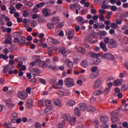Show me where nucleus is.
Returning <instances> with one entry per match:
<instances>
[{
	"instance_id": "f257e3e1",
	"label": "nucleus",
	"mask_w": 128,
	"mask_h": 128,
	"mask_svg": "<svg viewBox=\"0 0 128 128\" xmlns=\"http://www.w3.org/2000/svg\"><path fill=\"white\" fill-rule=\"evenodd\" d=\"M62 118L64 120L70 122V124L72 126H74L76 121V118H71L70 114H64L62 116Z\"/></svg>"
},
{
	"instance_id": "f03ea898",
	"label": "nucleus",
	"mask_w": 128,
	"mask_h": 128,
	"mask_svg": "<svg viewBox=\"0 0 128 128\" xmlns=\"http://www.w3.org/2000/svg\"><path fill=\"white\" fill-rule=\"evenodd\" d=\"M64 84L68 88H72L74 86V80L72 78H66L64 80Z\"/></svg>"
},
{
	"instance_id": "7ed1b4c3",
	"label": "nucleus",
	"mask_w": 128,
	"mask_h": 128,
	"mask_svg": "<svg viewBox=\"0 0 128 128\" xmlns=\"http://www.w3.org/2000/svg\"><path fill=\"white\" fill-rule=\"evenodd\" d=\"M118 114L116 112H112L111 113V116L112 117H111L110 120L112 122H116L117 124H118V122H120V119L118 117H116V116H118Z\"/></svg>"
},
{
	"instance_id": "20e7f679",
	"label": "nucleus",
	"mask_w": 128,
	"mask_h": 128,
	"mask_svg": "<svg viewBox=\"0 0 128 128\" xmlns=\"http://www.w3.org/2000/svg\"><path fill=\"white\" fill-rule=\"evenodd\" d=\"M118 46V43L112 38H110L108 43V47L110 48H116Z\"/></svg>"
},
{
	"instance_id": "39448f33",
	"label": "nucleus",
	"mask_w": 128,
	"mask_h": 128,
	"mask_svg": "<svg viewBox=\"0 0 128 128\" xmlns=\"http://www.w3.org/2000/svg\"><path fill=\"white\" fill-rule=\"evenodd\" d=\"M76 21L77 22H78L80 24H81V26H84V24H88V20H84V18L80 16H78L76 18Z\"/></svg>"
},
{
	"instance_id": "423d86ee",
	"label": "nucleus",
	"mask_w": 128,
	"mask_h": 128,
	"mask_svg": "<svg viewBox=\"0 0 128 128\" xmlns=\"http://www.w3.org/2000/svg\"><path fill=\"white\" fill-rule=\"evenodd\" d=\"M18 96L20 100H26L28 98V93L24 91H21L18 92Z\"/></svg>"
},
{
	"instance_id": "0eeeda50",
	"label": "nucleus",
	"mask_w": 128,
	"mask_h": 128,
	"mask_svg": "<svg viewBox=\"0 0 128 128\" xmlns=\"http://www.w3.org/2000/svg\"><path fill=\"white\" fill-rule=\"evenodd\" d=\"M47 42L50 44H60V42L58 40L54 39L53 38L49 37L47 39Z\"/></svg>"
},
{
	"instance_id": "6e6552de",
	"label": "nucleus",
	"mask_w": 128,
	"mask_h": 128,
	"mask_svg": "<svg viewBox=\"0 0 128 128\" xmlns=\"http://www.w3.org/2000/svg\"><path fill=\"white\" fill-rule=\"evenodd\" d=\"M101 58H106V60H114V56L110 53H106L101 54Z\"/></svg>"
},
{
	"instance_id": "1a4fd4ad",
	"label": "nucleus",
	"mask_w": 128,
	"mask_h": 128,
	"mask_svg": "<svg viewBox=\"0 0 128 128\" xmlns=\"http://www.w3.org/2000/svg\"><path fill=\"white\" fill-rule=\"evenodd\" d=\"M42 13L44 16L48 18V16H50V10L48 8H44L42 10Z\"/></svg>"
},
{
	"instance_id": "9d476101",
	"label": "nucleus",
	"mask_w": 128,
	"mask_h": 128,
	"mask_svg": "<svg viewBox=\"0 0 128 128\" xmlns=\"http://www.w3.org/2000/svg\"><path fill=\"white\" fill-rule=\"evenodd\" d=\"M102 79L99 78H98L93 84L94 88H98L100 86H102Z\"/></svg>"
},
{
	"instance_id": "9b49d317",
	"label": "nucleus",
	"mask_w": 128,
	"mask_h": 128,
	"mask_svg": "<svg viewBox=\"0 0 128 128\" xmlns=\"http://www.w3.org/2000/svg\"><path fill=\"white\" fill-rule=\"evenodd\" d=\"M60 22V18L58 16L52 17L51 19V22L54 24H58Z\"/></svg>"
},
{
	"instance_id": "f8f14e48",
	"label": "nucleus",
	"mask_w": 128,
	"mask_h": 128,
	"mask_svg": "<svg viewBox=\"0 0 128 128\" xmlns=\"http://www.w3.org/2000/svg\"><path fill=\"white\" fill-rule=\"evenodd\" d=\"M76 50L78 52H80L82 54H86V48L84 47H78L76 48Z\"/></svg>"
},
{
	"instance_id": "ddd939ff",
	"label": "nucleus",
	"mask_w": 128,
	"mask_h": 128,
	"mask_svg": "<svg viewBox=\"0 0 128 128\" xmlns=\"http://www.w3.org/2000/svg\"><path fill=\"white\" fill-rule=\"evenodd\" d=\"M12 37L8 35L5 36V44H12Z\"/></svg>"
},
{
	"instance_id": "4468645a",
	"label": "nucleus",
	"mask_w": 128,
	"mask_h": 128,
	"mask_svg": "<svg viewBox=\"0 0 128 128\" xmlns=\"http://www.w3.org/2000/svg\"><path fill=\"white\" fill-rule=\"evenodd\" d=\"M100 48L102 49L103 52H106L108 50V48H106V44L103 42L100 43Z\"/></svg>"
},
{
	"instance_id": "2eb2a0df",
	"label": "nucleus",
	"mask_w": 128,
	"mask_h": 128,
	"mask_svg": "<svg viewBox=\"0 0 128 128\" xmlns=\"http://www.w3.org/2000/svg\"><path fill=\"white\" fill-rule=\"evenodd\" d=\"M78 106L80 110L84 111L86 110V108L88 106H86V104L84 103H80L78 104Z\"/></svg>"
},
{
	"instance_id": "dca6fc26",
	"label": "nucleus",
	"mask_w": 128,
	"mask_h": 128,
	"mask_svg": "<svg viewBox=\"0 0 128 128\" xmlns=\"http://www.w3.org/2000/svg\"><path fill=\"white\" fill-rule=\"evenodd\" d=\"M100 120L101 122H102V124L106 122H108V120H110V119H108V117L106 116H101L100 117Z\"/></svg>"
},
{
	"instance_id": "f3484780",
	"label": "nucleus",
	"mask_w": 128,
	"mask_h": 128,
	"mask_svg": "<svg viewBox=\"0 0 128 128\" xmlns=\"http://www.w3.org/2000/svg\"><path fill=\"white\" fill-rule=\"evenodd\" d=\"M44 106L48 108H52V100H44Z\"/></svg>"
},
{
	"instance_id": "a211bd4d",
	"label": "nucleus",
	"mask_w": 128,
	"mask_h": 128,
	"mask_svg": "<svg viewBox=\"0 0 128 128\" xmlns=\"http://www.w3.org/2000/svg\"><path fill=\"white\" fill-rule=\"evenodd\" d=\"M54 50V47H49L47 49V52H48V54L49 56H52V52Z\"/></svg>"
},
{
	"instance_id": "6ab92c4d",
	"label": "nucleus",
	"mask_w": 128,
	"mask_h": 128,
	"mask_svg": "<svg viewBox=\"0 0 128 128\" xmlns=\"http://www.w3.org/2000/svg\"><path fill=\"white\" fill-rule=\"evenodd\" d=\"M33 104L34 103L32 102V99H28L26 103V106H27V108H32V106Z\"/></svg>"
},
{
	"instance_id": "aec40b11",
	"label": "nucleus",
	"mask_w": 128,
	"mask_h": 128,
	"mask_svg": "<svg viewBox=\"0 0 128 128\" xmlns=\"http://www.w3.org/2000/svg\"><path fill=\"white\" fill-rule=\"evenodd\" d=\"M26 42V38L24 36H21L20 38V42H19V44L20 46L24 44Z\"/></svg>"
},
{
	"instance_id": "412c9836",
	"label": "nucleus",
	"mask_w": 128,
	"mask_h": 128,
	"mask_svg": "<svg viewBox=\"0 0 128 128\" xmlns=\"http://www.w3.org/2000/svg\"><path fill=\"white\" fill-rule=\"evenodd\" d=\"M54 102L56 106H62V102L58 98L54 99Z\"/></svg>"
},
{
	"instance_id": "4be33fe9",
	"label": "nucleus",
	"mask_w": 128,
	"mask_h": 128,
	"mask_svg": "<svg viewBox=\"0 0 128 128\" xmlns=\"http://www.w3.org/2000/svg\"><path fill=\"white\" fill-rule=\"evenodd\" d=\"M18 118V114L16 113H13L12 114V118L11 120L12 121V122L14 123L16 122V120Z\"/></svg>"
},
{
	"instance_id": "5701e85b",
	"label": "nucleus",
	"mask_w": 128,
	"mask_h": 128,
	"mask_svg": "<svg viewBox=\"0 0 128 128\" xmlns=\"http://www.w3.org/2000/svg\"><path fill=\"white\" fill-rule=\"evenodd\" d=\"M70 10H76V8L80 10V6L78 4H71L70 6Z\"/></svg>"
},
{
	"instance_id": "b1692460",
	"label": "nucleus",
	"mask_w": 128,
	"mask_h": 128,
	"mask_svg": "<svg viewBox=\"0 0 128 128\" xmlns=\"http://www.w3.org/2000/svg\"><path fill=\"white\" fill-rule=\"evenodd\" d=\"M52 108H46L44 110V114L46 115V116H48V114H52Z\"/></svg>"
},
{
	"instance_id": "393cba45",
	"label": "nucleus",
	"mask_w": 128,
	"mask_h": 128,
	"mask_svg": "<svg viewBox=\"0 0 128 128\" xmlns=\"http://www.w3.org/2000/svg\"><path fill=\"white\" fill-rule=\"evenodd\" d=\"M126 18H128V12H126L120 16V20H124Z\"/></svg>"
},
{
	"instance_id": "a878e982",
	"label": "nucleus",
	"mask_w": 128,
	"mask_h": 128,
	"mask_svg": "<svg viewBox=\"0 0 128 128\" xmlns=\"http://www.w3.org/2000/svg\"><path fill=\"white\" fill-rule=\"evenodd\" d=\"M40 66H42V68H46L48 66V63L45 61L40 62H39Z\"/></svg>"
},
{
	"instance_id": "bb28decb",
	"label": "nucleus",
	"mask_w": 128,
	"mask_h": 128,
	"mask_svg": "<svg viewBox=\"0 0 128 128\" xmlns=\"http://www.w3.org/2000/svg\"><path fill=\"white\" fill-rule=\"evenodd\" d=\"M74 114L76 116H80V109L78 107L74 109Z\"/></svg>"
},
{
	"instance_id": "cd10ccee",
	"label": "nucleus",
	"mask_w": 128,
	"mask_h": 128,
	"mask_svg": "<svg viewBox=\"0 0 128 128\" xmlns=\"http://www.w3.org/2000/svg\"><path fill=\"white\" fill-rule=\"evenodd\" d=\"M68 104L70 106H74V104H76V101L72 100H70L67 102Z\"/></svg>"
},
{
	"instance_id": "c85d7f7f",
	"label": "nucleus",
	"mask_w": 128,
	"mask_h": 128,
	"mask_svg": "<svg viewBox=\"0 0 128 128\" xmlns=\"http://www.w3.org/2000/svg\"><path fill=\"white\" fill-rule=\"evenodd\" d=\"M87 112H96V108L92 106H89L87 108Z\"/></svg>"
},
{
	"instance_id": "c756f323",
	"label": "nucleus",
	"mask_w": 128,
	"mask_h": 128,
	"mask_svg": "<svg viewBox=\"0 0 128 128\" xmlns=\"http://www.w3.org/2000/svg\"><path fill=\"white\" fill-rule=\"evenodd\" d=\"M73 37L74 32L72 31H69L68 34L67 38L68 40H72V38Z\"/></svg>"
},
{
	"instance_id": "7c9ffc66",
	"label": "nucleus",
	"mask_w": 128,
	"mask_h": 128,
	"mask_svg": "<svg viewBox=\"0 0 128 128\" xmlns=\"http://www.w3.org/2000/svg\"><path fill=\"white\" fill-rule=\"evenodd\" d=\"M100 73L98 72H96V73H92L90 75V78H97L98 76Z\"/></svg>"
},
{
	"instance_id": "2f4dec72",
	"label": "nucleus",
	"mask_w": 128,
	"mask_h": 128,
	"mask_svg": "<svg viewBox=\"0 0 128 128\" xmlns=\"http://www.w3.org/2000/svg\"><path fill=\"white\" fill-rule=\"evenodd\" d=\"M110 90H112V88H106L103 90L102 94H108L110 92Z\"/></svg>"
},
{
	"instance_id": "473e14b6",
	"label": "nucleus",
	"mask_w": 128,
	"mask_h": 128,
	"mask_svg": "<svg viewBox=\"0 0 128 128\" xmlns=\"http://www.w3.org/2000/svg\"><path fill=\"white\" fill-rule=\"evenodd\" d=\"M4 128H10V126H12V122H4Z\"/></svg>"
},
{
	"instance_id": "72a5a7b5",
	"label": "nucleus",
	"mask_w": 128,
	"mask_h": 128,
	"mask_svg": "<svg viewBox=\"0 0 128 128\" xmlns=\"http://www.w3.org/2000/svg\"><path fill=\"white\" fill-rule=\"evenodd\" d=\"M122 84V80H116L114 82V86H120V84Z\"/></svg>"
},
{
	"instance_id": "f704fd0d",
	"label": "nucleus",
	"mask_w": 128,
	"mask_h": 128,
	"mask_svg": "<svg viewBox=\"0 0 128 128\" xmlns=\"http://www.w3.org/2000/svg\"><path fill=\"white\" fill-rule=\"evenodd\" d=\"M9 10H10V14H14V12H16V8L14 6H10L9 8Z\"/></svg>"
},
{
	"instance_id": "c9c22d12",
	"label": "nucleus",
	"mask_w": 128,
	"mask_h": 128,
	"mask_svg": "<svg viewBox=\"0 0 128 128\" xmlns=\"http://www.w3.org/2000/svg\"><path fill=\"white\" fill-rule=\"evenodd\" d=\"M121 110H126L128 111V104H123L122 106H121Z\"/></svg>"
},
{
	"instance_id": "e433bc0d",
	"label": "nucleus",
	"mask_w": 128,
	"mask_h": 128,
	"mask_svg": "<svg viewBox=\"0 0 128 128\" xmlns=\"http://www.w3.org/2000/svg\"><path fill=\"white\" fill-rule=\"evenodd\" d=\"M47 26L49 30H52L54 28V24H52V22H48L47 24Z\"/></svg>"
},
{
	"instance_id": "4c0bfd02",
	"label": "nucleus",
	"mask_w": 128,
	"mask_h": 128,
	"mask_svg": "<svg viewBox=\"0 0 128 128\" xmlns=\"http://www.w3.org/2000/svg\"><path fill=\"white\" fill-rule=\"evenodd\" d=\"M81 66L82 68H86L88 66V61L86 60H83L81 62Z\"/></svg>"
},
{
	"instance_id": "58836bf2",
	"label": "nucleus",
	"mask_w": 128,
	"mask_h": 128,
	"mask_svg": "<svg viewBox=\"0 0 128 128\" xmlns=\"http://www.w3.org/2000/svg\"><path fill=\"white\" fill-rule=\"evenodd\" d=\"M39 42L42 48H48V44H46V43H42V40H40Z\"/></svg>"
},
{
	"instance_id": "ea45409f",
	"label": "nucleus",
	"mask_w": 128,
	"mask_h": 128,
	"mask_svg": "<svg viewBox=\"0 0 128 128\" xmlns=\"http://www.w3.org/2000/svg\"><path fill=\"white\" fill-rule=\"evenodd\" d=\"M65 124L66 121L62 120L61 123H60L58 124H57L56 126L58 128H62V126H64Z\"/></svg>"
},
{
	"instance_id": "a19ab883",
	"label": "nucleus",
	"mask_w": 128,
	"mask_h": 128,
	"mask_svg": "<svg viewBox=\"0 0 128 128\" xmlns=\"http://www.w3.org/2000/svg\"><path fill=\"white\" fill-rule=\"evenodd\" d=\"M100 94H102V91L101 90H97L94 92V95L96 96H100Z\"/></svg>"
},
{
	"instance_id": "79ce46f5",
	"label": "nucleus",
	"mask_w": 128,
	"mask_h": 128,
	"mask_svg": "<svg viewBox=\"0 0 128 128\" xmlns=\"http://www.w3.org/2000/svg\"><path fill=\"white\" fill-rule=\"evenodd\" d=\"M38 104L41 106H44V100H38Z\"/></svg>"
},
{
	"instance_id": "37998d69",
	"label": "nucleus",
	"mask_w": 128,
	"mask_h": 128,
	"mask_svg": "<svg viewBox=\"0 0 128 128\" xmlns=\"http://www.w3.org/2000/svg\"><path fill=\"white\" fill-rule=\"evenodd\" d=\"M92 58H100V56H102V55L100 54L94 53L92 54Z\"/></svg>"
},
{
	"instance_id": "c03bdc74",
	"label": "nucleus",
	"mask_w": 128,
	"mask_h": 128,
	"mask_svg": "<svg viewBox=\"0 0 128 128\" xmlns=\"http://www.w3.org/2000/svg\"><path fill=\"white\" fill-rule=\"evenodd\" d=\"M68 68H72L74 66V62H70V60H68Z\"/></svg>"
},
{
	"instance_id": "a18cd8bd",
	"label": "nucleus",
	"mask_w": 128,
	"mask_h": 128,
	"mask_svg": "<svg viewBox=\"0 0 128 128\" xmlns=\"http://www.w3.org/2000/svg\"><path fill=\"white\" fill-rule=\"evenodd\" d=\"M99 34L100 37L104 36L106 35V30H102V32H99Z\"/></svg>"
},
{
	"instance_id": "49530a36",
	"label": "nucleus",
	"mask_w": 128,
	"mask_h": 128,
	"mask_svg": "<svg viewBox=\"0 0 128 128\" xmlns=\"http://www.w3.org/2000/svg\"><path fill=\"white\" fill-rule=\"evenodd\" d=\"M59 52H60V54H64L66 52V48H61L59 50Z\"/></svg>"
},
{
	"instance_id": "de8ad7c7",
	"label": "nucleus",
	"mask_w": 128,
	"mask_h": 128,
	"mask_svg": "<svg viewBox=\"0 0 128 128\" xmlns=\"http://www.w3.org/2000/svg\"><path fill=\"white\" fill-rule=\"evenodd\" d=\"M64 22H60L56 26L57 28H60V29L62 28V26H64Z\"/></svg>"
},
{
	"instance_id": "09e8293b",
	"label": "nucleus",
	"mask_w": 128,
	"mask_h": 128,
	"mask_svg": "<svg viewBox=\"0 0 128 128\" xmlns=\"http://www.w3.org/2000/svg\"><path fill=\"white\" fill-rule=\"evenodd\" d=\"M44 6V2H40L36 4V6L37 8H42Z\"/></svg>"
},
{
	"instance_id": "8fccbe9b",
	"label": "nucleus",
	"mask_w": 128,
	"mask_h": 128,
	"mask_svg": "<svg viewBox=\"0 0 128 128\" xmlns=\"http://www.w3.org/2000/svg\"><path fill=\"white\" fill-rule=\"evenodd\" d=\"M110 39L109 37H106L104 38V44H108V42H110Z\"/></svg>"
},
{
	"instance_id": "3c124183",
	"label": "nucleus",
	"mask_w": 128,
	"mask_h": 128,
	"mask_svg": "<svg viewBox=\"0 0 128 128\" xmlns=\"http://www.w3.org/2000/svg\"><path fill=\"white\" fill-rule=\"evenodd\" d=\"M34 126L36 128H42V124L38 122H36L34 124Z\"/></svg>"
},
{
	"instance_id": "603ef678",
	"label": "nucleus",
	"mask_w": 128,
	"mask_h": 128,
	"mask_svg": "<svg viewBox=\"0 0 128 128\" xmlns=\"http://www.w3.org/2000/svg\"><path fill=\"white\" fill-rule=\"evenodd\" d=\"M8 66H6L4 67L3 69V72L5 74H6L8 73Z\"/></svg>"
},
{
	"instance_id": "864d4df0",
	"label": "nucleus",
	"mask_w": 128,
	"mask_h": 128,
	"mask_svg": "<svg viewBox=\"0 0 128 128\" xmlns=\"http://www.w3.org/2000/svg\"><path fill=\"white\" fill-rule=\"evenodd\" d=\"M50 84H56V79H52L50 81Z\"/></svg>"
},
{
	"instance_id": "5fc2aeb1",
	"label": "nucleus",
	"mask_w": 128,
	"mask_h": 128,
	"mask_svg": "<svg viewBox=\"0 0 128 128\" xmlns=\"http://www.w3.org/2000/svg\"><path fill=\"white\" fill-rule=\"evenodd\" d=\"M106 0H104V1L102 2V4H103V5L102 6V8L103 9V10H106V8H108V6H106V5L104 4H106Z\"/></svg>"
},
{
	"instance_id": "6e6d98bb",
	"label": "nucleus",
	"mask_w": 128,
	"mask_h": 128,
	"mask_svg": "<svg viewBox=\"0 0 128 128\" xmlns=\"http://www.w3.org/2000/svg\"><path fill=\"white\" fill-rule=\"evenodd\" d=\"M110 10L112 12H116L118 10V7L116 6H110Z\"/></svg>"
},
{
	"instance_id": "4d7b16f0",
	"label": "nucleus",
	"mask_w": 128,
	"mask_h": 128,
	"mask_svg": "<svg viewBox=\"0 0 128 128\" xmlns=\"http://www.w3.org/2000/svg\"><path fill=\"white\" fill-rule=\"evenodd\" d=\"M98 18L100 21H102V22L104 21V15H102V14H100Z\"/></svg>"
},
{
	"instance_id": "13d9d810",
	"label": "nucleus",
	"mask_w": 128,
	"mask_h": 128,
	"mask_svg": "<svg viewBox=\"0 0 128 128\" xmlns=\"http://www.w3.org/2000/svg\"><path fill=\"white\" fill-rule=\"evenodd\" d=\"M38 8L36 6H34V8L32 10V12H34L35 14H36V12H38Z\"/></svg>"
},
{
	"instance_id": "bf43d9fd",
	"label": "nucleus",
	"mask_w": 128,
	"mask_h": 128,
	"mask_svg": "<svg viewBox=\"0 0 128 128\" xmlns=\"http://www.w3.org/2000/svg\"><path fill=\"white\" fill-rule=\"evenodd\" d=\"M22 16L24 18H28V12H26V10H24L22 12Z\"/></svg>"
},
{
	"instance_id": "052dcab7",
	"label": "nucleus",
	"mask_w": 128,
	"mask_h": 128,
	"mask_svg": "<svg viewBox=\"0 0 128 128\" xmlns=\"http://www.w3.org/2000/svg\"><path fill=\"white\" fill-rule=\"evenodd\" d=\"M40 82H41V84H46V80L44 78H40Z\"/></svg>"
},
{
	"instance_id": "680f3d73",
	"label": "nucleus",
	"mask_w": 128,
	"mask_h": 128,
	"mask_svg": "<svg viewBox=\"0 0 128 128\" xmlns=\"http://www.w3.org/2000/svg\"><path fill=\"white\" fill-rule=\"evenodd\" d=\"M100 59H96V60H94V64H100Z\"/></svg>"
},
{
	"instance_id": "e2e57ef3",
	"label": "nucleus",
	"mask_w": 128,
	"mask_h": 128,
	"mask_svg": "<svg viewBox=\"0 0 128 128\" xmlns=\"http://www.w3.org/2000/svg\"><path fill=\"white\" fill-rule=\"evenodd\" d=\"M32 72H34V74H38L40 73V70L38 68H32Z\"/></svg>"
},
{
	"instance_id": "0e129e2a",
	"label": "nucleus",
	"mask_w": 128,
	"mask_h": 128,
	"mask_svg": "<svg viewBox=\"0 0 128 128\" xmlns=\"http://www.w3.org/2000/svg\"><path fill=\"white\" fill-rule=\"evenodd\" d=\"M110 27L114 28H118V24H116L115 22H112L110 24Z\"/></svg>"
},
{
	"instance_id": "69168bd1",
	"label": "nucleus",
	"mask_w": 128,
	"mask_h": 128,
	"mask_svg": "<svg viewBox=\"0 0 128 128\" xmlns=\"http://www.w3.org/2000/svg\"><path fill=\"white\" fill-rule=\"evenodd\" d=\"M98 67L97 66H94L92 68L91 70L92 72L94 73L96 70H98Z\"/></svg>"
},
{
	"instance_id": "338daca9",
	"label": "nucleus",
	"mask_w": 128,
	"mask_h": 128,
	"mask_svg": "<svg viewBox=\"0 0 128 128\" xmlns=\"http://www.w3.org/2000/svg\"><path fill=\"white\" fill-rule=\"evenodd\" d=\"M26 92L27 94H30L32 92V88L30 87H28L26 88Z\"/></svg>"
},
{
	"instance_id": "774afa93",
	"label": "nucleus",
	"mask_w": 128,
	"mask_h": 128,
	"mask_svg": "<svg viewBox=\"0 0 128 128\" xmlns=\"http://www.w3.org/2000/svg\"><path fill=\"white\" fill-rule=\"evenodd\" d=\"M14 42L15 44H16V42H18V44H20V40L18 38H15L14 40Z\"/></svg>"
}]
</instances>
